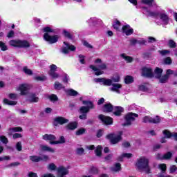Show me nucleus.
I'll return each instance as SVG.
<instances>
[{
  "label": "nucleus",
  "instance_id": "1",
  "mask_svg": "<svg viewBox=\"0 0 177 177\" xmlns=\"http://www.w3.org/2000/svg\"><path fill=\"white\" fill-rule=\"evenodd\" d=\"M149 162V158L142 156L137 160L136 167L138 171H145V174H151Z\"/></svg>",
  "mask_w": 177,
  "mask_h": 177
},
{
  "label": "nucleus",
  "instance_id": "2",
  "mask_svg": "<svg viewBox=\"0 0 177 177\" xmlns=\"http://www.w3.org/2000/svg\"><path fill=\"white\" fill-rule=\"evenodd\" d=\"M95 64H97V66L93 65H90V68L93 70V71H95V75H102V74H104V72L102 70H106L107 66L106 64L103 63L102 62L101 59L97 58L95 61Z\"/></svg>",
  "mask_w": 177,
  "mask_h": 177
},
{
  "label": "nucleus",
  "instance_id": "3",
  "mask_svg": "<svg viewBox=\"0 0 177 177\" xmlns=\"http://www.w3.org/2000/svg\"><path fill=\"white\" fill-rule=\"evenodd\" d=\"M43 31L46 32L44 35V39L46 42H48V44H56L59 41V35H53L50 36L49 35V32H54L55 30H53L52 28L47 26L43 28Z\"/></svg>",
  "mask_w": 177,
  "mask_h": 177
},
{
  "label": "nucleus",
  "instance_id": "4",
  "mask_svg": "<svg viewBox=\"0 0 177 177\" xmlns=\"http://www.w3.org/2000/svg\"><path fill=\"white\" fill-rule=\"evenodd\" d=\"M10 46L14 48H30V42L27 40L13 39L9 41Z\"/></svg>",
  "mask_w": 177,
  "mask_h": 177
},
{
  "label": "nucleus",
  "instance_id": "5",
  "mask_svg": "<svg viewBox=\"0 0 177 177\" xmlns=\"http://www.w3.org/2000/svg\"><path fill=\"white\" fill-rule=\"evenodd\" d=\"M106 139L110 140L111 145H117L122 140V132L120 131L117 133H110L106 136Z\"/></svg>",
  "mask_w": 177,
  "mask_h": 177
},
{
  "label": "nucleus",
  "instance_id": "6",
  "mask_svg": "<svg viewBox=\"0 0 177 177\" xmlns=\"http://www.w3.org/2000/svg\"><path fill=\"white\" fill-rule=\"evenodd\" d=\"M32 88V86H31V84H28L26 83L21 84L16 88V91H17L18 92H20V95L21 96H26V95H28V91Z\"/></svg>",
  "mask_w": 177,
  "mask_h": 177
},
{
  "label": "nucleus",
  "instance_id": "7",
  "mask_svg": "<svg viewBox=\"0 0 177 177\" xmlns=\"http://www.w3.org/2000/svg\"><path fill=\"white\" fill-rule=\"evenodd\" d=\"M138 117L139 115L135 113H128L124 117V124H123V126L129 127L130 125H132V122L136 120L135 118H138Z\"/></svg>",
  "mask_w": 177,
  "mask_h": 177
},
{
  "label": "nucleus",
  "instance_id": "8",
  "mask_svg": "<svg viewBox=\"0 0 177 177\" xmlns=\"http://www.w3.org/2000/svg\"><path fill=\"white\" fill-rule=\"evenodd\" d=\"M82 104H84V106L80 109V111L82 114H86L87 113H89L90 109H93V103L91 101L83 100Z\"/></svg>",
  "mask_w": 177,
  "mask_h": 177
},
{
  "label": "nucleus",
  "instance_id": "9",
  "mask_svg": "<svg viewBox=\"0 0 177 177\" xmlns=\"http://www.w3.org/2000/svg\"><path fill=\"white\" fill-rule=\"evenodd\" d=\"M64 44H65V46L62 48V53L64 55H68V53H70V50L71 52H74L75 51V49H77L75 46L73 44H70L66 41H64Z\"/></svg>",
  "mask_w": 177,
  "mask_h": 177
},
{
  "label": "nucleus",
  "instance_id": "10",
  "mask_svg": "<svg viewBox=\"0 0 177 177\" xmlns=\"http://www.w3.org/2000/svg\"><path fill=\"white\" fill-rule=\"evenodd\" d=\"M161 121V119L158 116L151 118L150 116H145L142 118V122L147 124V122H151L152 124H158Z\"/></svg>",
  "mask_w": 177,
  "mask_h": 177
},
{
  "label": "nucleus",
  "instance_id": "11",
  "mask_svg": "<svg viewBox=\"0 0 177 177\" xmlns=\"http://www.w3.org/2000/svg\"><path fill=\"white\" fill-rule=\"evenodd\" d=\"M95 82H100V84H102V85H104L105 86H111L113 84V80L111 79H106V78H96L94 79Z\"/></svg>",
  "mask_w": 177,
  "mask_h": 177
},
{
  "label": "nucleus",
  "instance_id": "12",
  "mask_svg": "<svg viewBox=\"0 0 177 177\" xmlns=\"http://www.w3.org/2000/svg\"><path fill=\"white\" fill-rule=\"evenodd\" d=\"M122 85L120 83H112L111 87L109 88V91L111 92H115L116 93H121V88Z\"/></svg>",
  "mask_w": 177,
  "mask_h": 177
},
{
  "label": "nucleus",
  "instance_id": "13",
  "mask_svg": "<svg viewBox=\"0 0 177 177\" xmlns=\"http://www.w3.org/2000/svg\"><path fill=\"white\" fill-rule=\"evenodd\" d=\"M99 120L102 121L104 124H106V125H111L113 124V118L109 117V116H105L104 115H100L98 116Z\"/></svg>",
  "mask_w": 177,
  "mask_h": 177
},
{
  "label": "nucleus",
  "instance_id": "14",
  "mask_svg": "<svg viewBox=\"0 0 177 177\" xmlns=\"http://www.w3.org/2000/svg\"><path fill=\"white\" fill-rule=\"evenodd\" d=\"M142 75L147 77V78H151L153 77V69L150 67H145L142 68Z\"/></svg>",
  "mask_w": 177,
  "mask_h": 177
},
{
  "label": "nucleus",
  "instance_id": "15",
  "mask_svg": "<svg viewBox=\"0 0 177 177\" xmlns=\"http://www.w3.org/2000/svg\"><path fill=\"white\" fill-rule=\"evenodd\" d=\"M122 32L125 35L129 36L133 34V29L129 25H124L122 27Z\"/></svg>",
  "mask_w": 177,
  "mask_h": 177
},
{
  "label": "nucleus",
  "instance_id": "16",
  "mask_svg": "<svg viewBox=\"0 0 177 177\" xmlns=\"http://www.w3.org/2000/svg\"><path fill=\"white\" fill-rule=\"evenodd\" d=\"M57 174L58 177H65L66 175H68V169L63 166H60L57 168Z\"/></svg>",
  "mask_w": 177,
  "mask_h": 177
},
{
  "label": "nucleus",
  "instance_id": "17",
  "mask_svg": "<svg viewBox=\"0 0 177 177\" xmlns=\"http://www.w3.org/2000/svg\"><path fill=\"white\" fill-rule=\"evenodd\" d=\"M159 17L163 24H168L169 17H168V15L165 12H160Z\"/></svg>",
  "mask_w": 177,
  "mask_h": 177
},
{
  "label": "nucleus",
  "instance_id": "18",
  "mask_svg": "<svg viewBox=\"0 0 177 177\" xmlns=\"http://www.w3.org/2000/svg\"><path fill=\"white\" fill-rule=\"evenodd\" d=\"M142 9H143L144 12H145V15H147V16H151V17H156L158 15V12H153V11L149 10V8H147V7H143Z\"/></svg>",
  "mask_w": 177,
  "mask_h": 177
},
{
  "label": "nucleus",
  "instance_id": "19",
  "mask_svg": "<svg viewBox=\"0 0 177 177\" xmlns=\"http://www.w3.org/2000/svg\"><path fill=\"white\" fill-rule=\"evenodd\" d=\"M44 140H48L50 142H55L56 136L53 134H45L43 136Z\"/></svg>",
  "mask_w": 177,
  "mask_h": 177
},
{
  "label": "nucleus",
  "instance_id": "20",
  "mask_svg": "<svg viewBox=\"0 0 177 177\" xmlns=\"http://www.w3.org/2000/svg\"><path fill=\"white\" fill-rule=\"evenodd\" d=\"M101 22H102V20L96 17H91L86 21V23H88V24H94V25L99 24V23H101Z\"/></svg>",
  "mask_w": 177,
  "mask_h": 177
},
{
  "label": "nucleus",
  "instance_id": "21",
  "mask_svg": "<svg viewBox=\"0 0 177 177\" xmlns=\"http://www.w3.org/2000/svg\"><path fill=\"white\" fill-rule=\"evenodd\" d=\"M114 110V107L111 104H105L103 107V111L105 113H111Z\"/></svg>",
  "mask_w": 177,
  "mask_h": 177
},
{
  "label": "nucleus",
  "instance_id": "22",
  "mask_svg": "<svg viewBox=\"0 0 177 177\" xmlns=\"http://www.w3.org/2000/svg\"><path fill=\"white\" fill-rule=\"evenodd\" d=\"M113 114L117 116L121 115V113H124V108L121 106H115L113 108Z\"/></svg>",
  "mask_w": 177,
  "mask_h": 177
},
{
  "label": "nucleus",
  "instance_id": "23",
  "mask_svg": "<svg viewBox=\"0 0 177 177\" xmlns=\"http://www.w3.org/2000/svg\"><path fill=\"white\" fill-rule=\"evenodd\" d=\"M55 121L60 125H63V124H67L68 122V119H66L63 117H58L55 119Z\"/></svg>",
  "mask_w": 177,
  "mask_h": 177
},
{
  "label": "nucleus",
  "instance_id": "24",
  "mask_svg": "<svg viewBox=\"0 0 177 177\" xmlns=\"http://www.w3.org/2000/svg\"><path fill=\"white\" fill-rule=\"evenodd\" d=\"M163 133L165 135V138H167V139H169V138H171V136H173L175 140H177V133H174V135H172V133H171V132L168 131L167 130H165L163 131Z\"/></svg>",
  "mask_w": 177,
  "mask_h": 177
},
{
  "label": "nucleus",
  "instance_id": "25",
  "mask_svg": "<svg viewBox=\"0 0 177 177\" xmlns=\"http://www.w3.org/2000/svg\"><path fill=\"white\" fill-rule=\"evenodd\" d=\"M23 131V129L21 127H14L8 129V135L10 136H12L13 134V132H21Z\"/></svg>",
  "mask_w": 177,
  "mask_h": 177
},
{
  "label": "nucleus",
  "instance_id": "26",
  "mask_svg": "<svg viewBox=\"0 0 177 177\" xmlns=\"http://www.w3.org/2000/svg\"><path fill=\"white\" fill-rule=\"evenodd\" d=\"M63 143H66V138L63 136L59 137V140L50 142V145H63Z\"/></svg>",
  "mask_w": 177,
  "mask_h": 177
},
{
  "label": "nucleus",
  "instance_id": "27",
  "mask_svg": "<svg viewBox=\"0 0 177 177\" xmlns=\"http://www.w3.org/2000/svg\"><path fill=\"white\" fill-rule=\"evenodd\" d=\"M39 100V98L35 94H31L29 96L28 102H30V103H37Z\"/></svg>",
  "mask_w": 177,
  "mask_h": 177
},
{
  "label": "nucleus",
  "instance_id": "28",
  "mask_svg": "<svg viewBox=\"0 0 177 177\" xmlns=\"http://www.w3.org/2000/svg\"><path fill=\"white\" fill-rule=\"evenodd\" d=\"M161 75H162V69L156 68L154 71L155 78H161Z\"/></svg>",
  "mask_w": 177,
  "mask_h": 177
},
{
  "label": "nucleus",
  "instance_id": "29",
  "mask_svg": "<svg viewBox=\"0 0 177 177\" xmlns=\"http://www.w3.org/2000/svg\"><path fill=\"white\" fill-rule=\"evenodd\" d=\"M121 169V164L116 163L113 167H111V172H119Z\"/></svg>",
  "mask_w": 177,
  "mask_h": 177
},
{
  "label": "nucleus",
  "instance_id": "30",
  "mask_svg": "<svg viewBox=\"0 0 177 177\" xmlns=\"http://www.w3.org/2000/svg\"><path fill=\"white\" fill-rule=\"evenodd\" d=\"M141 3H143L144 5H147L148 6H153V5H157L156 3H154V0H140Z\"/></svg>",
  "mask_w": 177,
  "mask_h": 177
},
{
  "label": "nucleus",
  "instance_id": "31",
  "mask_svg": "<svg viewBox=\"0 0 177 177\" xmlns=\"http://www.w3.org/2000/svg\"><path fill=\"white\" fill-rule=\"evenodd\" d=\"M120 57L122 59H124L127 63H132L133 58L132 57L127 56V54L122 53L120 55Z\"/></svg>",
  "mask_w": 177,
  "mask_h": 177
},
{
  "label": "nucleus",
  "instance_id": "32",
  "mask_svg": "<svg viewBox=\"0 0 177 177\" xmlns=\"http://www.w3.org/2000/svg\"><path fill=\"white\" fill-rule=\"evenodd\" d=\"M3 103L8 106H16V104H17V101H12L9 99L5 98L3 100Z\"/></svg>",
  "mask_w": 177,
  "mask_h": 177
},
{
  "label": "nucleus",
  "instance_id": "33",
  "mask_svg": "<svg viewBox=\"0 0 177 177\" xmlns=\"http://www.w3.org/2000/svg\"><path fill=\"white\" fill-rule=\"evenodd\" d=\"M77 124L76 122H73L69 123L67 126L66 128L67 129H70L71 131H74V129H77Z\"/></svg>",
  "mask_w": 177,
  "mask_h": 177
},
{
  "label": "nucleus",
  "instance_id": "34",
  "mask_svg": "<svg viewBox=\"0 0 177 177\" xmlns=\"http://www.w3.org/2000/svg\"><path fill=\"white\" fill-rule=\"evenodd\" d=\"M40 147H41L42 151H49L50 153H55V149H53V148H50L48 146L41 145Z\"/></svg>",
  "mask_w": 177,
  "mask_h": 177
},
{
  "label": "nucleus",
  "instance_id": "35",
  "mask_svg": "<svg viewBox=\"0 0 177 177\" xmlns=\"http://www.w3.org/2000/svg\"><path fill=\"white\" fill-rule=\"evenodd\" d=\"M29 160H30V161H32V162H39V161H41V156H30L29 157Z\"/></svg>",
  "mask_w": 177,
  "mask_h": 177
},
{
  "label": "nucleus",
  "instance_id": "36",
  "mask_svg": "<svg viewBox=\"0 0 177 177\" xmlns=\"http://www.w3.org/2000/svg\"><path fill=\"white\" fill-rule=\"evenodd\" d=\"M113 27L114 30H116V31H120V27H121V22L120 21H114L113 24Z\"/></svg>",
  "mask_w": 177,
  "mask_h": 177
},
{
  "label": "nucleus",
  "instance_id": "37",
  "mask_svg": "<svg viewBox=\"0 0 177 177\" xmlns=\"http://www.w3.org/2000/svg\"><path fill=\"white\" fill-rule=\"evenodd\" d=\"M103 147H102V146L98 145L96 149H95V155L97 156V157H102V150Z\"/></svg>",
  "mask_w": 177,
  "mask_h": 177
},
{
  "label": "nucleus",
  "instance_id": "38",
  "mask_svg": "<svg viewBox=\"0 0 177 177\" xmlns=\"http://www.w3.org/2000/svg\"><path fill=\"white\" fill-rule=\"evenodd\" d=\"M66 93L67 95H69V96H77V95H78V92L73 89H68L66 91Z\"/></svg>",
  "mask_w": 177,
  "mask_h": 177
},
{
  "label": "nucleus",
  "instance_id": "39",
  "mask_svg": "<svg viewBox=\"0 0 177 177\" xmlns=\"http://www.w3.org/2000/svg\"><path fill=\"white\" fill-rule=\"evenodd\" d=\"M54 88L55 89L60 91V89H64V86H63V84L59 82H55L54 84Z\"/></svg>",
  "mask_w": 177,
  "mask_h": 177
},
{
  "label": "nucleus",
  "instance_id": "40",
  "mask_svg": "<svg viewBox=\"0 0 177 177\" xmlns=\"http://www.w3.org/2000/svg\"><path fill=\"white\" fill-rule=\"evenodd\" d=\"M125 84H129L133 82V77L132 76L127 75L124 78Z\"/></svg>",
  "mask_w": 177,
  "mask_h": 177
},
{
  "label": "nucleus",
  "instance_id": "41",
  "mask_svg": "<svg viewBox=\"0 0 177 177\" xmlns=\"http://www.w3.org/2000/svg\"><path fill=\"white\" fill-rule=\"evenodd\" d=\"M132 153H123L120 157L118 158V161H122V159L126 158H131Z\"/></svg>",
  "mask_w": 177,
  "mask_h": 177
},
{
  "label": "nucleus",
  "instance_id": "42",
  "mask_svg": "<svg viewBox=\"0 0 177 177\" xmlns=\"http://www.w3.org/2000/svg\"><path fill=\"white\" fill-rule=\"evenodd\" d=\"M158 169L161 170V172L164 173V172H165V171H167V165L164 164V163L159 164L158 165Z\"/></svg>",
  "mask_w": 177,
  "mask_h": 177
},
{
  "label": "nucleus",
  "instance_id": "43",
  "mask_svg": "<svg viewBox=\"0 0 177 177\" xmlns=\"http://www.w3.org/2000/svg\"><path fill=\"white\" fill-rule=\"evenodd\" d=\"M168 78L169 77L166 75L160 76V77L158 78L159 82H160L161 84H165V82L168 81Z\"/></svg>",
  "mask_w": 177,
  "mask_h": 177
},
{
  "label": "nucleus",
  "instance_id": "44",
  "mask_svg": "<svg viewBox=\"0 0 177 177\" xmlns=\"http://www.w3.org/2000/svg\"><path fill=\"white\" fill-rule=\"evenodd\" d=\"M23 71L25 74H27V75H32V71H31V69L28 68L27 66L23 68Z\"/></svg>",
  "mask_w": 177,
  "mask_h": 177
},
{
  "label": "nucleus",
  "instance_id": "45",
  "mask_svg": "<svg viewBox=\"0 0 177 177\" xmlns=\"http://www.w3.org/2000/svg\"><path fill=\"white\" fill-rule=\"evenodd\" d=\"M158 53L160 55H161V56H168V55L171 53V51L169 50H159Z\"/></svg>",
  "mask_w": 177,
  "mask_h": 177
},
{
  "label": "nucleus",
  "instance_id": "46",
  "mask_svg": "<svg viewBox=\"0 0 177 177\" xmlns=\"http://www.w3.org/2000/svg\"><path fill=\"white\" fill-rule=\"evenodd\" d=\"M0 48L3 52H5V50H8V46L3 42L0 41Z\"/></svg>",
  "mask_w": 177,
  "mask_h": 177
},
{
  "label": "nucleus",
  "instance_id": "47",
  "mask_svg": "<svg viewBox=\"0 0 177 177\" xmlns=\"http://www.w3.org/2000/svg\"><path fill=\"white\" fill-rule=\"evenodd\" d=\"M168 46L169 48H176V43L174 40L170 39L168 41Z\"/></svg>",
  "mask_w": 177,
  "mask_h": 177
},
{
  "label": "nucleus",
  "instance_id": "48",
  "mask_svg": "<svg viewBox=\"0 0 177 177\" xmlns=\"http://www.w3.org/2000/svg\"><path fill=\"white\" fill-rule=\"evenodd\" d=\"M172 157V153L167 152L165 155H163V160H171V158Z\"/></svg>",
  "mask_w": 177,
  "mask_h": 177
},
{
  "label": "nucleus",
  "instance_id": "49",
  "mask_svg": "<svg viewBox=\"0 0 177 177\" xmlns=\"http://www.w3.org/2000/svg\"><path fill=\"white\" fill-rule=\"evenodd\" d=\"M48 169L49 171H56V165L54 163H50L48 165Z\"/></svg>",
  "mask_w": 177,
  "mask_h": 177
},
{
  "label": "nucleus",
  "instance_id": "50",
  "mask_svg": "<svg viewBox=\"0 0 177 177\" xmlns=\"http://www.w3.org/2000/svg\"><path fill=\"white\" fill-rule=\"evenodd\" d=\"M0 140L2 142V143H4V145H7V143L9 142V140L6 136H0Z\"/></svg>",
  "mask_w": 177,
  "mask_h": 177
},
{
  "label": "nucleus",
  "instance_id": "51",
  "mask_svg": "<svg viewBox=\"0 0 177 177\" xmlns=\"http://www.w3.org/2000/svg\"><path fill=\"white\" fill-rule=\"evenodd\" d=\"M49 99H50V100H51V102H57V100H59L57 95H56L55 94L50 95Z\"/></svg>",
  "mask_w": 177,
  "mask_h": 177
},
{
  "label": "nucleus",
  "instance_id": "52",
  "mask_svg": "<svg viewBox=\"0 0 177 177\" xmlns=\"http://www.w3.org/2000/svg\"><path fill=\"white\" fill-rule=\"evenodd\" d=\"M164 63L165 64H172V59H171V57H167L166 58L164 59Z\"/></svg>",
  "mask_w": 177,
  "mask_h": 177
},
{
  "label": "nucleus",
  "instance_id": "53",
  "mask_svg": "<svg viewBox=\"0 0 177 177\" xmlns=\"http://www.w3.org/2000/svg\"><path fill=\"white\" fill-rule=\"evenodd\" d=\"M137 44H139V45H146V44H147V41L145 39H140L137 40Z\"/></svg>",
  "mask_w": 177,
  "mask_h": 177
},
{
  "label": "nucleus",
  "instance_id": "54",
  "mask_svg": "<svg viewBox=\"0 0 177 177\" xmlns=\"http://www.w3.org/2000/svg\"><path fill=\"white\" fill-rule=\"evenodd\" d=\"M57 70V66L55 64H52L50 66V71L49 73H54Z\"/></svg>",
  "mask_w": 177,
  "mask_h": 177
},
{
  "label": "nucleus",
  "instance_id": "55",
  "mask_svg": "<svg viewBox=\"0 0 177 177\" xmlns=\"http://www.w3.org/2000/svg\"><path fill=\"white\" fill-rule=\"evenodd\" d=\"M79 62L81 63V64H85V56L79 55Z\"/></svg>",
  "mask_w": 177,
  "mask_h": 177
},
{
  "label": "nucleus",
  "instance_id": "56",
  "mask_svg": "<svg viewBox=\"0 0 177 177\" xmlns=\"http://www.w3.org/2000/svg\"><path fill=\"white\" fill-rule=\"evenodd\" d=\"M16 149L17 151H21L23 146L21 145V142H18L16 145Z\"/></svg>",
  "mask_w": 177,
  "mask_h": 177
},
{
  "label": "nucleus",
  "instance_id": "57",
  "mask_svg": "<svg viewBox=\"0 0 177 177\" xmlns=\"http://www.w3.org/2000/svg\"><path fill=\"white\" fill-rule=\"evenodd\" d=\"M49 75L56 80V78H59V74L56 73V72H49Z\"/></svg>",
  "mask_w": 177,
  "mask_h": 177
},
{
  "label": "nucleus",
  "instance_id": "58",
  "mask_svg": "<svg viewBox=\"0 0 177 177\" xmlns=\"http://www.w3.org/2000/svg\"><path fill=\"white\" fill-rule=\"evenodd\" d=\"M84 148H77L76 149V153L79 156H82V154H84Z\"/></svg>",
  "mask_w": 177,
  "mask_h": 177
},
{
  "label": "nucleus",
  "instance_id": "59",
  "mask_svg": "<svg viewBox=\"0 0 177 177\" xmlns=\"http://www.w3.org/2000/svg\"><path fill=\"white\" fill-rule=\"evenodd\" d=\"M35 80H36V81H45V80H46V77H45V76H36L35 77Z\"/></svg>",
  "mask_w": 177,
  "mask_h": 177
},
{
  "label": "nucleus",
  "instance_id": "60",
  "mask_svg": "<svg viewBox=\"0 0 177 177\" xmlns=\"http://www.w3.org/2000/svg\"><path fill=\"white\" fill-rule=\"evenodd\" d=\"M8 97L10 99H12V100H15L17 99V94H16V93H10L8 95Z\"/></svg>",
  "mask_w": 177,
  "mask_h": 177
},
{
  "label": "nucleus",
  "instance_id": "61",
  "mask_svg": "<svg viewBox=\"0 0 177 177\" xmlns=\"http://www.w3.org/2000/svg\"><path fill=\"white\" fill-rule=\"evenodd\" d=\"M85 133V129H80L76 131V135L80 136V135H84Z\"/></svg>",
  "mask_w": 177,
  "mask_h": 177
},
{
  "label": "nucleus",
  "instance_id": "62",
  "mask_svg": "<svg viewBox=\"0 0 177 177\" xmlns=\"http://www.w3.org/2000/svg\"><path fill=\"white\" fill-rule=\"evenodd\" d=\"M111 80L113 82H120V76H115V77H111Z\"/></svg>",
  "mask_w": 177,
  "mask_h": 177
},
{
  "label": "nucleus",
  "instance_id": "63",
  "mask_svg": "<svg viewBox=\"0 0 177 177\" xmlns=\"http://www.w3.org/2000/svg\"><path fill=\"white\" fill-rule=\"evenodd\" d=\"M63 32L65 37H66L67 38H71V35L70 34V32H68V31L64 30Z\"/></svg>",
  "mask_w": 177,
  "mask_h": 177
},
{
  "label": "nucleus",
  "instance_id": "64",
  "mask_svg": "<svg viewBox=\"0 0 177 177\" xmlns=\"http://www.w3.org/2000/svg\"><path fill=\"white\" fill-rule=\"evenodd\" d=\"M41 177H56V176H55V175H53V174H43Z\"/></svg>",
  "mask_w": 177,
  "mask_h": 177
}]
</instances>
